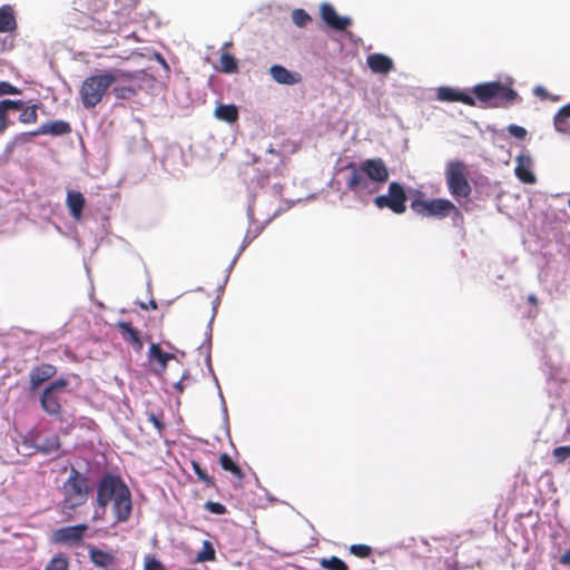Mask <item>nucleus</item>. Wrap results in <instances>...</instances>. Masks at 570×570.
<instances>
[{
	"instance_id": "09e8293b",
	"label": "nucleus",
	"mask_w": 570,
	"mask_h": 570,
	"mask_svg": "<svg viewBox=\"0 0 570 570\" xmlns=\"http://www.w3.org/2000/svg\"><path fill=\"white\" fill-rule=\"evenodd\" d=\"M559 562L564 566H570V548L561 554Z\"/></svg>"
},
{
	"instance_id": "a19ab883",
	"label": "nucleus",
	"mask_w": 570,
	"mask_h": 570,
	"mask_svg": "<svg viewBox=\"0 0 570 570\" xmlns=\"http://www.w3.org/2000/svg\"><path fill=\"white\" fill-rule=\"evenodd\" d=\"M144 570H167L165 566L155 557H146Z\"/></svg>"
},
{
	"instance_id": "79ce46f5",
	"label": "nucleus",
	"mask_w": 570,
	"mask_h": 570,
	"mask_svg": "<svg viewBox=\"0 0 570 570\" xmlns=\"http://www.w3.org/2000/svg\"><path fill=\"white\" fill-rule=\"evenodd\" d=\"M8 112L9 110L7 107L3 106L2 101H0V135L4 132L10 124Z\"/></svg>"
},
{
	"instance_id": "4d7b16f0",
	"label": "nucleus",
	"mask_w": 570,
	"mask_h": 570,
	"mask_svg": "<svg viewBox=\"0 0 570 570\" xmlns=\"http://www.w3.org/2000/svg\"><path fill=\"white\" fill-rule=\"evenodd\" d=\"M567 432L570 433V425L567 428Z\"/></svg>"
},
{
	"instance_id": "7ed1b4c3",
	"label": "nucleus",
	"mask_w": 570,
	"mask_h": 570,
	"mask_svg": "<svg viewBox=\"0 0 570 570\" xmlns=\"http://www.w3.org/2000/svg\"><path fill=\"white\" fill-rule=\"evenodd\" d=\"M130 77L121 70L105 71L87 77L79 89L81 104L86 109H92L99 105L109 88L120 79Z\"/></svg>"
},
{
	"instance_id": "1a4fd4ad",
	"label": "nucleus",
	"mask_w": 570,
	"mask_h": 570,
	"mask_svg": "<svg viewBox=\"0 0 570 570\" xmlns=\"http://www.w3.org/2000/svg\"><path fill=\"white\" fill-rule=\"evenodd\" d=\"M406 200L404 187L397 181H392L387 194L376 196L373 203L379 209L389 208L394 214L401 215L406 210Z\"/></svg>"
},
{
	"instance_id": "a211bd4d",
	"label": "nucleus",
	"mask_w": 570,
	"mask_h": 570,
	"mask_svg": "<svg viewBox=\"0 0 570 570\" xmlns=\"http://www.w3.org/2000/svg\"><path fill=\"white\" fill-rule=\"evenodd\" d=\"M17 13L12 6L0 7V33H12L17 30Z\"/></svg>"
},
{
	"instance_id": "39448f33",
	"label": "nucleus",
	"mask_w": 570,
	"mask_h": 570,
	"mask_svg": "<svg viewBox=\"0 0 570 570\" xmlns=\"http://www.w3.org/2000/svg\"><path fill=\"white\" fill-rule=\"evenodd\" d=\"M90 481L87 475L71 466L69 476L61 488L63 510L72 511L83 505L90 493Z\"/></svg>"
},
{
	"instance_id": "ddd939ff",
	"label": "nucleus",
	"mask_w": 570,
	"mask_h": 570,
	"mask_svg": "<svg viewBox=\"0 0 570 570\" xmlns=\"http://www.w3.org/2000/svg\"><path fill=\"white\" fill-rule=\"evenodd\" d=\"M57 374V367L49 363H41L31 368L29 373L30 390L37 391L45 382Z\"/></svg>"
},
{
	"instance_id": "ea45409f",
	"label": "nucleus",
	"mask_w": 570,
	"mask_h": 570,
	"mask_svg": "<svg viewBox=\"0 0 570 570\" xmlns=\"http://www.w3.org/2000/svg\"><path fill=\"white\" fill-rule=\"evenodd\" d=\"M204 508L213 514H225L227 512L226 507L219 502L207 501Z\"/></svg>"
},
{
	"instance_id": "13d9d810",
	"label": "nucleus",
	"mask_w": 570,
	"mask_h": 570,
	"mask_svg": "<svg viewBox=\"0 0 570 570\" xmlns=\"http://www.w3.org/2000/svg\"><path fill=\"white\" fill-rule=\"evenodd\" d=\"M568 204H569V207H570V198H569V203Z\"/></svg>"
},
{
	"instance_id": "cd10ccee",
	"label": "nucleus",
	"mask_w": 570,
	"mask_h": 570,
	"mask_svg": "<svg viewBox=\"0 0 570 570\" xmlns=\"http://www.w3.org/2000/svg\"><path fill=\"white\" fill-rule=\"evenodd\" d=\"M440 541V547H444L448 551L446 553H449L450 556L445 558V564H446V568L445 570H456L458 569V560L455 559V556H456V551L455 548V543L453 540H448V539H442V540H439Z\"/></svg>"
},
{
	"instance_id": "de8ad7c7",
	"label": "nucleus",
	"mask_w": 570,
	"mask_h": 570,
	"mask_svg": "<svg viewBox=\"0 0 570 570\" xmlns=\"http://www.w3.org/2000/svg\"><path fill=\"white\" fill-rule=\"evenodd\" d=\"M35 136H40V134H35L33 131L30 132H22L20 135H17L13 139V144H26L29 142L30 139Z\"/></svg>"
},
{
	"instance_id": "bb28decb",
	"label": "nucleus",
	"mask_w": 570,
	"mask_h": 570,
	"mask_svg": "<svg viewBox=\"0 0 570 570\" xmlns=\"http://www.w3.org/2000/svg\"><path fill=\"white\" fill-rule=\"evenodd\" d=\"M37 448L42 453H51L60 448L59 436L55 433L49 435H39L37 438Z\"/></svg>"
},
{
	"instance_id": "49530a36",
	"label": "nucleus",
	"mask_w": 570,
	"mask_h": 570,
	"mask_svg": "<svg viewBox=\"0 0 570 570\" xmlns=\"http://www.w3.org/2000/svg\"><path fill=\"white\" fill-rule=\"evenodd\" d=\"M147 416H148V421L155 426V429L158 432H161L164 426H165L163 421H161V416L157 415L154 412L147 413Z\"/></svg>"
},
{
	"instance_id": "9d476101",
	"label": "nucleus",
	"mask_w": 570,
	"mask_h": 570,
	"mask_svg": "<svg viewBox=\"0 0 570 570\" xmlns=\"http://www.w3.org/2000/svg\"><path fill=\"white\" fill-rule=\"evenodd\" d=\"M87 19V27L99 33L116 32L120 26L116 12L91 9V14H89Z\"/></svg>"
},
{
	"instance_id": "c9c22d12",
	"label": "nucleus",
	"mask_w": 570,
	"mask_h": 570,
	"mask_svg": "<svg viewBox=\"0 0 570 570\" xmlns=\"http://www.w3.org/2000/svg\"><path fill=\"white\" fill-rule=\"evenodd\" d=\"M552 456L558 464L570 460V445L557 446L552 450Z\"/></svg>"
},
{
	"instance_id": "a878e982",
	"label": "nucleus",
	"mask_w": 570,
	"mask_h": 570,
	"mask_svg": "<svg viewBox=\"0 0 570 570\" xmlns=\"http://www.w3.org/2000/svg\"><path fill=\"white\" fill-rule=\"evenodd\" d=\"M214 116L227 124H235L238 120V109L235 105H218L214 110Z\"/></svg>"
},
{
	"instance_id": "b1692460",
	"label": "nucleus",
	"mask_w": 570,
	"mask_h": 570,
	"mask_svg": "<svg viewBox=\"0 0 570 570\" xmlns=\"http://www.w3.org/2000/svg\"><path fill=\"white\" fill-rule=\"evenodd\" d=\"M175 355L171 353L164 352L160 346L156 343H153L149 346L148 360L150 362H157L158 372H165L167 368V364L170 360H174Z\"/></svg>"
},
{
	"instance_id": "603ef678",
	"label": "nucleus",
	"mask_w": 570,
	"mask_h": 570,
	"mask_svg": "<svg viewBox=\"0 0 570 570\" xmlns=\"http://www.w3.org/2000/svg\"><path fill=\"white\" fill-rule=\"evenodd\" d=\"M149 306H151V308H154V309L157 308V304L155 301H150Z\"/></svg>"
},
{
	"instance_id": "864d4df0",
	"label": "nucleus",
	"mask_w": 570,
	"mask_h": 570,
	"mask_svg": "<svg viewBox=\"0 0 570 570\" xmlns=\"http://www.w3.org/2000/svg\"><path fill=\"white\" fill-rule=\"evenodd\" d=\"M175 386L178 390V392H180V393L183 392L181 383H177Z\"/></svg>"
},
{
	"instance_id": "dca6fc26",
	"label": "nucleus",
	"mask_w": 570,
	"mask_h": 570,
	"mask_svg": "<svg viewBox=\"0 0 570 570\" xmlns=\"http://www.w3.org/2000/svg\"><path fill=\"white\" fill-rule=\"evenodd\" d=\"M130 77L124 78L115 82L112 87V94L117 99L128 100L135 97L140 89V86L131 82L132 75L128 73Z\"/></svg>"
},
{
	"instance_id": "f8f14e48",
	"label": "nucleus",
	"mask_w": 570,
	"mask_h": 570,
	"mask_svg": "<svg viewBox=\"0 0 570 570\" xmlns=\"http://www.w3.org/2000/svg\"><path fill=\"white\" fill-rule=\"evenodd\" d=\"M320 11L322 20L333 30L343 31L352 24L348 17H338L334 7L330 3H322Z\"/></svg>"
},
{
	"instance_id": "2eb2a0df",
	"label": "nucleus",
	"mask_w": 570,
	"mask_h": 570,
	"mask_svg": "<svg viewBox=\"0 0 570 570\" xmlns=\"http://www.w3.org/2000/svg\"><path fill=\"white\" fill-rule=\"evenodd\" d=\"M436 98L441 101H459L468 106H475V99L458 89L451 87H441L438 89Z\"/></svg>"
},
{
	"instance_id": "4c0bfd02",
	"label": "nucleus",
	"mask_w": 570,
	"mask_h": 570,
	"mask_svg": "<svg viewBox=\"0 0 570 570\" xmlns=\"http://www.w3.org/2000/svg\"><path fill=\"white\" fill-rule=\"evenodd\" d=\"M292 18L297 27H305L312 20L309 14L303 9H295L292 13Z\"/></svg>"
},
{
	"instance_id": "f257e3e1",
	"label": "nucleus",
	"mask_w": 570,
	"mask_h": 570,
	"mask_svg": "<svg viewBox=\"0 0 570 570\" xmlns=\"http://www.w3.org/2000/svg\"><path fill=\"white\" fill-rule=\"evenodd\" d=\"M97 505L101 509L99 515L95 512L94 519L101 520L106 507L112 503V512L115 514V522L122 523L129 520L132 512L131 493L127 484L119 475L107 473L105 474L97 487Z\"/></svg>"
},
{
	"instance_id": "72a5a7b5",
	"label": "nucleus",
	"mask_w": 570,
	"mask_h": 570,
	"mask_svg": "<svg viewBox=\"0 0 570 570\" xmlns=\"http://www.w3.org/2000/svg\"><path fill=\"white\" fill-rule=\"evenodd\" d=\"M196 559L199 562L214 561L216 559L215 549L209 541H204L203 549L198 552Z\"/></svg>"
},
{
	"instance_id": "8fccbe9b",
	"label": "nucleus",
	"mask_w": 570,
	"mask_h": 570,
	"mask_svg": "<svg viewBox=\"0 0 570 570\" xmlns=\"http://www.w3.org/2000/svg\"><path fill=\"white\" fill-rule=\"evenodd\" d=\"M261 232H262V227L256 228V230L253 234V236L248 239V243H250L254 238H256Z\"/></svg>"
},
{
	"instance_id": "473e14b6",
	"label": "nucleus",
	"mask_w": 570,
	"mask_h": 570,
	"mask_svg": "<svg viewBox=\"0 0 570 570\" xmlns=\"http://www.w3.org/2000/svg\"><path fill=\"white\" fill-rule=\"evenodd\" d=\"M43 570H69V562L66 556H55L45 567Z\"/></svg>"
},
{
	"instance_id": "2f4dec72",
	"label": "nucleus",
	"mask_w": 570,
	"mask_h": 570,
	"mask_svg": "<svg viewBox=\"0 0 570 570\" xmlns=\"http://www.w3.org/2000/svg\"><path fill=\"white\" fill-rule=\"evenodd\" d=\"M191 468L194 470V472L196 473L198 480H200L202 482H204L207 487L209 488H214L216 485V482L214 480L213 476H210L206 470H204L202 466H200V463L193 460L191 461Z\"/></svg>"
},
{
	"instance_id": "6ab92c4d",
	"label": "nucleus",
	"mask_w": 570,
	"mask_h": 570,
	"mask_svg": "<svg viewBox=\"0 0 570 570\" xmlns=\"http://www.w3.org/2000/svg\"><path fill=\"white\" fill-rule=\"evenodd\" d=\"M71 132V126L65 120H55L41 124L35 134L50 135V136H65Z\"/></svg>"
},
{
	"instance_id": "f704fd0d",
	"label": "nucleus",
	"mask_w": 570,
	"mask_h": 570,
	"mask_svg": "<svg viewBox=\"0 0 570 570\" xmlns=\"http://www.w3.org/2000/svg\"><path fill=\"white\" fill-rule=\"evenodd\" d=\"M38 106L32 105L29 107L23 108L19 116V121L22 124H36L38 121V114H37Z\"/></svg>"
},
{
	"instance_id": "37998d69",
	"label": "nucleus",
	"mask_w": 570,
	"mask_h": 570,
	"mask_svg": "<svg viewBox=\"0 0 570 570\" xmlns=\"http://www.w3.org/2000/svg\"><path fill=\"white\" fill-rule=\"evenodd\" d=\"M21 90L8 81H0V97L4 95H20Z\"/></svg>"
},
{
	"instance_id": "a18cd8bd",
	"label": "nucleus",
	"mask_w": 570,
	"mask_h": 570,
	"mask_svg": "<svg viewBox=\"0 0 570 570\" xmlns=\"http://www.w3.org/2000/svg\"><path fill=\"white\" fill-rule=\"evenodd\" d=\"M3 102V106L7 107V109L10 110H23L24 104L22 100H10V99H3L1 100Z\"/></svg>"
},
{
	"instance_id": "5fc2aeb1",
	"label": "nucleus",
	"mask_w": 570,
	"mask_h": 570,
	"mask_svg": "<svg viewBox=\"0 0 570 570\" xmlns=\"http://www.w3.org/2000/svg\"><path fill=\"white\" fill-rule=\"evenodd\" d=\"M230 46H232V42H226V43L224 45V49H225V48H227V47H230Z\"/></svg>"
},
{
	"instance_id": "4be33fe9",
	"label": "nucleus",
	"mask_w": 570,
	"mask_h": 570,
	"mask_svg": "<svg viewBox=\"0 0 570 570\" xmlns=\"http://www.w3.org/2000/svg\"><path fill=\"white\" fill-rule=\"evenodd\" d=\"M515 176L524 184L535 183V176L531 170L530 156L519 155L517 157V166L514 169Z\"/></svg>"
},
{
	"instance_id": "aec40b11",
	"label": "nucleus",
	"mask_w": 570,
	"mask_h": 570,
	"mask_svg": "<svg viewBox=\"0 0 570 570\" xmlns=\"http://www.w3.org/2000/svg\"><path fill=\"white\" fill-rule=\"evenodd\" d=\"M66 205L69 209L70 216L75 220H80L86 205L85 196L80 191L69 190L67 193Z\"/></svg>"
},
{
	"instance_id": "7c9ffc66",
	"label": "nucleus",
	"mask_w": 570,
	"mask_h": 570,
	"mask_svg": "<svg viewBox=\"0 0 570 570\" xmlns=\"http://www.w3.org/2000/svg\"><path fill=\"white\" fill-rule=\"evenodd\" d=\"M320 564L326 570H348V566L342 559L334 556L321 559Z\"/></svg>"
},
{
	"instance_id": "c85d7f7f",
	"label": "nucleus",
	"mask_w": 570,
	"mask_h": 570,
	"mask_svg": "<svg viewBox=\"0 0 570 570\" xmlns=\"http://www.w3.org/2000/svg\"><path fill=\"white\" fill-rule=\"evenodd\" d=\"M219 464L223 470L230 472L235 478L239 480L244 478V472L240 466L236 464L227 453L220 454Z\"/></svg>"
},
{
	"instance_id": "6e6d98bb",
	"label": "nucleus",
	"mask_w": 570,
	"mask_h": 570,
	"mask_svg": "<svg viewBox=\"0 0 570 570\" xmlns=\"http://www.w3.org/2000/svg\"><path fill=\"white\" fill-rule=\"evenodd\" d=\"M94 3H97V0H94ZM91 9H97L96 4H94V7Z\"/></svg>"
},
{
	"instance_id": "c756f323",
	"label": "nucleus",
	"mask_w": 570,
	"mask_h": 570,
	"mask_svg": "<svg viewBox=\"0 0 570 570\" xmlns=\"http://www.w3.org/2000/svg\"><path fill=\"white\" fill-rule=\"evenodd\" d=\"M220 70L227 73L236 72L238 70L236 58L228 52H223L220 56Z\"/></svg>"
},
{
	"instance_id": "f3484780",
	"label": "nucleus",
	"mask_w": 570,
	"mask_h": 570,
	"mask_svg": "<svg viewBox=\"0 0 570 570\" xmlns=\"http://www.w3.org/2000/svg\"><path fill=\"white\" fill-rule=\"evenodd\" d=\"M366 63L374 73L386 75L394 69L393 60L383 53L368 55Z\"/></svg>"
},
{
	"instance_id": "58836bf2",
	"label": "nucleus",
	"mask_w": 570,
	"mask_h": 570,
	"mask_svg": "<svg viewBox=\"0 0 570 570\" xmlns=\"http://www.w3.org/2000/svg\"><path fill=\"white\" fill-rule=\"evenodd\" d=\"M507 130H508V132H509L512 137H514V138H517V139H520V140L525 139V137H527V135H528V132H527L525 128H523V127H521V126H519V125H514V124L509 125V126L507 127Z\"/></svg>"
},
{
	"instance_id": "20e7f679",
	"label": "nucleus",
	"mask_w": 570,
	"mask_h": 570,
	"mask_svg": "<svg viewBox=\"0 0 570 570\" xmlns=\"http://www.w3.org/2000/svg\"><path fill=\"white\" fill-rule=\"evenodd\" d=\"M474 99L488 107H508L519 99L518 92L511 85L501 81L478 83L473 87Z\"/></svg>"
},
{
	"instance_id": "0eeeda50",
	"label": "nucleus",
	"mask_w": 570,
	"mask_h": 570,
	"mask_svg": "<svg viewBox=\"0 0 570 570\" xmlns=\"http://www.w3.org/2000/svg\"><path fill=\"white\" fill-rule=\"evenodd\" d=\"M466 165L461 160H451L445 167V183L451 196L460 202L469 199L472 187L468 180Z\"/></svg>"
},
{
	"instance_id": "f03ea898",
	"label": "nucleus",
	"mask_w": 570,
	"mask_h": 570,
	"mask_svg": "<svg viewBox=\"0 0 570 570\" xmlns=\"http://www.w3.org/2000/svg\"><path fill=\"white\" fill-rule=\"evenodd\" d=\"M341 170L347 173L346 188L354 193H374L389 180L390 176L389 168L382 158L365 159L360 166L348 163Z\"/></svg>"
},
{
	"instance_id": "393cba45",
	"label": "nucleus",
	"mask_w": 570,
	"mask_h": 570,
	"mask_svg": "<svg viewBox=\"0 0 570 570\" xmlns=\"http://www.w3.org/2000/svg\"><path fill=\"white\" fill-rule=\"evenodd\" d=\"M553 125L557 131L570 134V102L558 110L553 117Z\"/></svg>"
},
{
	"instance_id": "9b49d317",
	"label": "nucleus",
	"mask_w": 570,
	"mask_h": 570,
	"mask_svg": "<svg viewBox=\"0 0 570 570\" xmlns=\"http://www.w3.org/2000/svg\"><path fill=\"white\" fill-rule=\"evenodd\" d=\"M88 525L85 523L59 528L52 534L56 543L76 547L79 546L85 537Z\"/></svg>"
},
{
	"instance_id": "3c124183",
	"label": "nucleus",
	"mask_w": 570,
	"mask_h": 570,
	"mask_svg": "<svg viewBox=\"0 0 570 570\" xmlns=\"http://www.w3.org/2000/svg\"><path fill=\"white\" fill-rule=\"evenodd\" d=\"M529 302L532 303V304H535L537 303V297L533 296V295H530L529 296Z\"/></svg>"
},
{
	"instance_id": "6e6552de",
	"label": "nucleus",
	"mask_w": 570,
	"mask_h": 570,
	"mask_svg": "<svg viewBox=\"0 0 570 570\" xmlns=\"http://www.w3.org/2000/svg\"><path fill=\"white\" fill-rule=\"evenodd\" d=\"M67 385L68 380L59 377L43 390L40 405L48 415L58 416L62 413L61 394Z\"/></svg>"
},
{
	"instance_id": "c03bdc74",
	"label": "nucleus",
	"mask_w": 570,
	"mask_h": 570,
	"mask_svg": "<svg viewBox=\"0 0 570 570\" xmlns=\"http://www.w3.org/2000/svg\"><path fill=\"white\" fill-rule=\"evenodd\" d=\"M534 95L540 98L541 100H552L558 101L559 96H552L550 95L547 89L542 86H537L533 90Z\"/></svg>"
},
{
	"instance_id": "4468645a",
	"label": "nucleus",
	"mask_w": 570,
	"mask_h": 570,
	"mask_svg": "<svg viewBox=\"0 0 570 570\" xmlns=\"http://www.w3.org/2000/svg\"><path fill=\"white\" fill-rule=\"evenodd\" d=\"M117 330L120 332L121 338L130 344L136 352H140L144 347L142 340L139 331L129 322L120 321L116 324Z\"/></svg>"
},
{
	"instance_id": "412c9836",
	"label": "nucleus",
	"mask_w": 570,
	"mask_h": 570,
	"mask_svg": "<svg viewBox=\"0 0 570 570\" xmlns=\"http://www.w3.org/2000/svg\"><path fill=\"white\" fill-rule=\"evenodd\" d=\"M273 79L282 85H295L301 82L302 76L298 72H293L281 65H274L269 69Z\"/></svg>"
},
{
	"instance_id": "423d86ee",
	"label": "nucleus",
	"mask_w": 570,
	"mask_h": 570,
	"mask_svg": "<svg viewBox=\"0 0 570 570\" xmlns=\"http://www.w3.org/2000/svg\"><path fill=\"white\" fill-rule=\"evenodd\" d=\"M411 209L422 217L443 219L452 214L455 217H462L460 209L451 200L446 198L425 199L421 193L411 202Z\"/></svg>"
},
{
	"instance_id": "e433bc0d",
	"label": "nucleus",
	"mask_w": 570,
	"mask_h": 570,
	"mask_svg": "<svg viewBox=\"0 0 570 570\" xmlns=\"http://www.w3.org/2000/svg\"><path fill=\"white\" fill-rule=\"evenodd\" d=\"M350 553L357 558L365 559L372 554V548L363 543L352 544L350 547Z\"/></svg>"
},
{
	"instance_id": "5701e85b",
	"label": "nucleus",
	"mask_w": 570,
	"mask_h": 570,
	"mask_svg": "<svg viewBox=\"0 0 570 570\" xmlns=\"http://www.w3.org/2000/svg\"><path fill=\"white\" fill-rule=\"evenodd\" d=\"M90 561L98 568L109 569L116 563V557L111 552H107L90 546L88 548Z\"/></svg>"
}]
</instances>
